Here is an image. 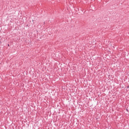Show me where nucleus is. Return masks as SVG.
Here are the masks:
<instances>
[{"label":"nucleus","mask_w":129,"mask_h":129,"mask_svg":"<svg viewBox=\"0 0 129 129\" xmlns=\"http://www.w3.org/2000/svg\"><path fill=\"white\" fill-rule=\"evenodd\" d=\"M126 111H128V109L126 108Z\"/></svg>","instance_id":"f257e3e1"},{"label":"nucleus","mask_w":129,"mask_h":129,"mask_svg":"<svg viewBox=\"0 0 129 129\" xmlns=\"http://www.w3.org/2000/svg\"><path fill=\"white\" fill-rule=\"evenodd\" d=\"M8 46L9 47H10V44H8Z\"/></svg>","instance_id":"f03ea898"}]
</instances>
